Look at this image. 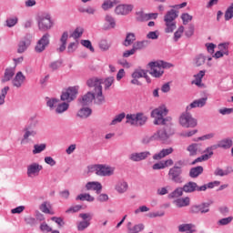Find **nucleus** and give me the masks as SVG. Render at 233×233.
Instances as JSON below:
<instances>
[{
  "mask_svg": "<svg viewBox=\"0 0 233 233\" xmlns=\"http://www.w3.org/2000/svg\"><path fill=\"white\" fill-rule=\"evenodd\" d=\"M77 92H79L78 86H70L62 92L60 96L61 100L57 98H47L46 106H49L51 110L56 108V114H63V112L68 110L70 106L68 103H72V101L77 97Z\"/></svg>",
  "mask_w": 233,
  "mask_h": 233,
  "instance_id": "1",
  "label": "nucleus"
},
{
  "mask_svg": "<svg viewBox=\"0 0 233 233\" xmlns=\"http://www.w3.org/2000/svg\"><path fill=\"white\" fill-rule=\"evenodd\" d=\"M168 116V109L167 106H161L151 112V116L154 118V125H172V117Z\"/></svg>",
  "mask_w": 233,
  "mask_h": 233,
  "instance_id": "2",
  "label": "nucleus"
},
{
  "mask_svg": "<svg viewBox=\"0 0 233 233\" xmlns=\"http://www.w3.org/2000/svg\"><path fill=\"white\" fill-rule=\"evenodd\" d=\"M87 86L95 90V103L96 105H103L105 103V96H103V79L93 77L87 80Z\"/></svg>",
  "mask_w": 233,
  "mask_h": 233,
  "instance_id": "3",
  "label": "nucleus"
},
{
  "mask_svg": "<svg viewBox=\"0 0 233 233\" xmlns=\"http://www.w3.org/2000/svg\"><path fill=\"white\" fill-rule=\"evenodd\" d=\"M150 67L149 74L153 77H161L165 74V68H172V64L165 61L150 62L148 64Z\"/></svg>",
  "mask_w": 233,
  "mask_h": 233,
  "instance_id": "4",
  "label": "nucleus"
},
{
  "mask_svg": "<svg viewBox=\"0 0 233 233\" xmlns=\"http://www.w3.org/2000/svg\"><path fill=\"white\" fill-rule=\"evenodd\" d=\"M116 168L108 166H103V165H94L91 167H88V172L89 173H95L96 176L101 177H110L114 176Z\"/></svg>",
  "mask_w": 233,
  "mask_h": 233,
  "instance_id": "5",
  "label": "nucleus"
},
{
  "mask_svg": "<svg viewBox=\"0 0 233 233\" xmlns=\"http://www.w3.org/2000/svg\"><path fill=\"white\" fill-rule=\"evenodd\" d=\"M179 125L184 128H196L198 127V120L188 111H186L179 116Z\"/></svg>",
  "mask_w": 233,
  "mask_h": 233,
  "instance_id": "6",
  "label": "nucleus"
},
{
  "mask_svg": "<svg viewBox=\"0 0 233 233\" xmlns=\"http://www.w3.org/2000/svg\"><path fill=\"white\" fill-rule=\"evenodd\" d=\"M177 17V13H176V10L171 9L170 11H168L165 17H164V21L166 23V33L167 34H170L172 32L175 31V29L177 28L176 25V22H174V20Z\"/></svg>",
  "mask_w": 233,
  "mask_h": 233,
  "instance_id": "7",
  "label": "nucleus"
},
{
  "mask_svg": "<svg viewBox=\"0 0 233 233\" xmlns=\"http://www.w3.org/2000/svg\"><path fill=\"white\" fill-rule=\"evenodd\" d=\"M54 26V23L52 22V16L49 14L41 15L38 17V28L42 32H46V30H50Z\"/></svg>",
  "mask_w": 233,
  "mask_h": 233,
  "instance_id": "8",
  "label": "nucleus"
},
{
  "mask_svg": "<svg viewBox=\"0 0 233 233\" xmlns=\"http://www.w3.org/2000/svg\"><path fill=\"white\" fill-rule=\"evenodd\" d=\"M181 174H183V170H181V167L174 166L168 171V177L174 183H183V177H181Z\"/></svg>",
  "mask_w": 233,
  "mask_h": 233,
  "instance_id": "9",
  "label": "nucleus"
},
{
  "mask_svg": "<svg viewBox=\"0 0 233 233\" xmlns=\"http://www.w3.org/2000/svg\"><path fill=\"white\" fill-rule=\"evenodd\" d=\"M183 190L187 194H192V192H205L207 190V185L198 186L196 182H187L183 186Z\"/></svg>",
  "mask_w": 233,
  "mask_h": 233,
  "instance_id": "10",
  "label": "nucleus"
},
{
  "mask_svg": "<svg viewBox=\"0 0 233 233\" xmlns=\"http://www.w3.org/2000/svg\"><path fill=\"white\" fill-rule=\"evenodd\" d=\"M187 151L188 152L190 157H196V156H199L200 154H205L203 146L198 143H192L189 146H187Z\"/></svg>",
  "mask_w": 233,
  "mask_h": 233,
  "instance_id": "11",
  "label": "nucleus"
},
{
  "mask_svg": "<svg viewBox=\"0 0 233 233\" xmlns=\"http://www.w3.org/2000/svg\"><path fill=\"white\" fill-rule=\"evenodd\" d=\"M210 207V203H202L198 205H193L189 208V213L190 214H207V212H209L210 209L208 208Z\"/></svg>",
  "mask_w": 233,
  "mask_h": 233,
  "instance_id": "12",
  "label": "nucleus"
},
{
  "mask_svg": "<svg viewBox=\"0 0 233 233\" xmlns=\"http://www.w3.org/2000/svg\"><path fill=\"white\" fill-rule=\"evenodd\" d=\"M49 37H50V35L48 34H46L42 36V38L36 44L35 52H37L38 54H41V52H43L46 48V46H48L50 43V40H48Z\"/></svg>",
  "mask_w": 233,
  "mask_h": 233,
  "instance_id": "13",
  "label": "nucleus"
},
{
  "mask_svg": "<svg viewBox=\"0 0 233 233\" xmlns=\"http://www.w3.org/2000/svg\"><path fill=\"white\" fill-rule=\"evenodd\" d=\"M214 147H210L206 148V150H204V153L206 152V154L202 155L201 157H198V158H196L191 165H196V163H201L202 161H208V159H210L212 157V156H214Z\"/></svg>",
  "mask_w": 233,
  "mask_h": 233,
  "instance_id": "14",
  "label": "nucleus"
},
{
  "mask_svg": "<svg viewBox=\"0 0 233 233\" xmlns=\"http://www.w3.org/2000/svg\"><path fill=\"white\" fill-rule=\"evenodd\" d=\"M41 170H43V166L37 163H33L27 167V176L28 177H35L39 176Z\"/></svg>",
  "mask_w": 233,
  "mask_h": 233,
  "instance_id": "15",
  "label": "nucleus"
},
{
  "mask_svg": "<svg viewBox=\"0 0 233 233\" xmlns=\"http://www.w3.org/2000/svg\"><path fill=\"white\" fill-rule=\"evenodd\" d=\"M170 135H172L170 128L167 131V129H160L153 135V139H157V141H167L170 137Z\"/></svg>",
  "mask_w": 233,
  "mask_h": 233,
  "instance_id": "16",
  "label": "nucleus"
},
{
  "mask_svg": "<svg viewBox=\"0 0 233 233\" xmlns=\"http://www.w3.org/2000/svg\"><path fill=\"white\" fill-rule=\"evenodd\" d=\"M133 9V5H119L116 7L115 12L117 15H127Z\"/></svg>",
  "mask_w": 233,
  "mask_h": 233,
  "instance_id": "17",
  "label": "nucleus"
},
{
  "mask_svg": "<svg viewBox=\"0 0 233 233\" xmlns=\"http://www.w3.org/2000/svg\"><path fill=\"white\" fill-rule=\"evenodd\" d=\"M95 99H96V94L92 92H87L78 101L81 106H88V105H91L92 101H94Z\"/></svg>",
  "mask_w": 233,
  "mask_h": 233,
  "instance_id": "18",
  "label": "nucleus"
},
{
  "mask_svg": "<svg viewBox=\"0 0 233 233\" xmlns=\"http://www.w3.org/2000/svg\"><path fill=\"white\" fill-rule=\"evenodd\" d=\"M149 156H151L150 151L133 153L129 156V159L131 161L139 162L147 159V157H149Z\"/></svg>",
  "mask_w": 233,
  "mask_h": 233,
  "instance_id": "19",
  "label": "nucleus"
},
{
  "mask_svg": "<svg viewBox=\"0 0 233 233\" xmlns=\"http://www.w3.org/2000/svg\"><path fill=\"white\" fill-rule=\"evenodd\" d=\"M24 138L21 140V145H26L28 143L29 137H34L35 136L36 132L32 128V126H28L24 129Z\"/></svg>",
  "mask_w": 233,
  "mask_h": 233,
  "instance_id": "20",
  "label": "nucleus"
},
{
  "mask_svg": "<svg viewBox=\"0 0 233 233\" xmlns=\"http://www.w3.org/2000/svg\"><path fill=\"white\" fill-rule=\"evenodd\" d=\"M172 152H174V148H172V147L163 148L162 150L159 151V153H157L153 156V159L155 161H159V160L167 157V156H170V154H172Z\"/></svg>",
  "mask_w": 233,
  "mask_h": 233,
  "instance_id": "21",
  "label": "nucleus"
},
{
  "mask_svg": "<svg viewBox=\"0 0 233 233\" xmlns=\"http://www.w3.org/2000/svg\"><path fill=\"white\" fill-rule=\"evenodd\" d=\"M174 165V160L171 158L164 161L157 162L152 166L153 170H163L168 167H172Z\"/></svg>",
  "mask_w": 233,
  "mask_h": 233,
  "instance_id": "22",
  "label": "nucleus"
},
{
  "mask_svg": "<svg viewBox=\"0 0 233 233\" xmlns=\"http://www.w3.org/2000/svg\"><path fill=\"white\" fill-rule=\"evenodd\" d=\"M30 39H31V36L27 35L19 42L18 49H17L18 54H23L26 50V48L30 46V43H31Z\"/></svg>",
  "mask_w": 233,
  "mask_h": 233,
  "instance_id": "23",
  "label": "nucleus"
},
{
  "mask_svg": "<svg viewBox=\"0 0 233 233\" xmlns=\"http://www.w3.org/2000/svg\"><path fill=\"white\" fill-rule=\"evenodd\" d=\"M25 75H23V72L19 71L13 79L14 86L20 88V86H22V85L25 83Z\"/></svg>",
  "mask_w": 233,
  "mask_h": 233,
  "instance_id": "24",
  "label": "nucleus"
},
{
  "mask_svg": "<svg viewBox=\"0 0 233 233\" xmlns=\"http://www.w3.org/2000/svg\"><path fill=\"white\" fill-rule=\"evenodd\" d=\"M86 190H95L96 194H100L103 190V186L99 182H88L86 185Z\"/></svg>",
  "mask_w": 233,
  "mask_h": 233,
  "instance_id": "25",
  "label": "nucleus"
},
{
  "mask_svg": "<svg viewBox=\"0 0 233 233\" xmlns=\"http://www.w3.org/2000/svg\"><path fill=\"white\" fill-rule=\"evenodd\" d=\"M115 190H116L118 194H125V192L128 190V183L125 180H119L115 187Z\"/></svg>",
  "mask_w": 233,
  "mask_h": 233,
  "instance_id": "26",
  "label": "nucleus"
},
{
  "mask_svg": "<svg viewBox=\"0 0 233 233\" xmlns=\"http://www.w3.org/2000/svg\"><path fill=\"white\" fill-rule=\"evenodd\" d=\"M133 79H141V77H145L147 83H151L150 77L147 75L146 70H137L132 74Z\"/></svg>",
  "mask_w": 233,
  "mask_h": 233,
  "instance_id": "27",
  "label": "nucleus"
},
{
  "mask_svg": "<svg viewBox=\"0 0 233 233\" xmlns=\"http://www.w3.org/2000/svg\"><path fill=\"white\" fill-rule=\"evenodd\" d=\"M232 145H233L232 139L225 138V139L219 141L218 146H213L214 147L213 148H218H218L228 149V148H230V147H232Z\"/></svg>",
  "mask_w": 233,
  "mask_h": 233,
  "instance_id": "28",
  "label": "nucleus"
},
{
  "mask_svg": "<svg viewBox=\"0 0 233 233\" xmlns=\"http://www.w3.org/2000/svg\"><path fill=\"white\" fill-rule=\"evenodd\" d=\"M145 228V226L143 224H137L132 227V222L127 223V232L128 233H139L141 230Z\"/></svg>",
  "mask_w": 233,
  "mask_h": 233,
  "instance_id": "29",
  "label": "nucleus"
},
{
  "mask_svg": "<svg viewBox=\"0 0 233 233\" xmlns=\"http://www.w3.org/2000/svg\"><path fill=\"white\" fill-rule=\"evenodd\" d=\"M175 204L178 208H183V207H188L190 205V198L186 197L183 198H177L175 200Z\"/></svg>",
  "mask_w": 233,
  "mask_h": 233,
  "instance_id": "30",
  "label": "nucleus"
},
{
  "mask_svg": "<svg viewBox=\"0 0 233 233\" xmlns=\"http://www.w3.org/2000/svg\"><path fill=\"white\" fill-rule=\"evenodd\" d=\"M126 119V123L131 125V127H137V114H127Z\"/></svg>",
  "mask_w": 233,
  "mask_h": 233,
  "instance_id": "31",
  "label": "nucleus"
},
{
  "mask_svg": "<svg viewBox=\"0 0 233 233\" xmlns=\"http://www.w3.org/2000/svg\"><path fill=\"white\" fill-rule=\"evenodd\" d=\"M205 70L199 71L197 75L194 76L195 79L192 81V85L197 86H201L202 79L205 77Z\"/></svg>",
  "mask_w": 233,
  "mask_h": 233,
  "instance_id": "32",
  "label": "nucleus"
},
{
  "mask_svg": "<svg viewBox=\"0 0 233 233\" xmlns=\"http://www.w3.org/2000/svg\"><path fill=\"white\" fill-rule=\"evenodd\" d=\"M105 21H106V30H108L110 28H116V20L114 19V17H112V15H106L105 17Z\"/></svg>",
  "mask_w": 233,
  "mask_h": 233,
  "instance_id": "33",
  "label": "nucleus"
},
{
  "mask_svg": "<svg viewBox=\"0 0 233 233\" xmlns=\"http://www.w3.org/2000/svg\"><path fill=\"white\" fill-rule=\"evenodd\" d=\"M206 61H207V56H205L203 54H200L195 56L194 65L195 66H203Z\"/></svg>",
  "mask_w": 233,
  "mask_h": 233,
  "instance_id": "34",
  "label": "nucleus"
},
{
  "mask_svg": "<svg viewBox=\"0 0 233 233\" xmlns=\"http://www.w3.org/2000/svg\"><path fill=\"white\" fill-rule=\"evenodd\" d=\"M201 174H203V167L201 166L193 167L189 171L190 177H198Z\"/></svg>",
  "mask_w": 233,
  "mask_h": 233,
  "instance_id": "35",
  "label": "nucleus"
},
{
  "mask_svg": "<svg viewBox=\"0 0 233 233\" xmlns=\"http://www.w3.org/2000/svg\"><path fill=\"white\" fill-rule=\"evenodd\" d=\"M68 40V33L65 32L63 35H62V37L60 39L62 45L60 46V47L58 48V51L59 53L61 52H65V50H66V41Z\"/></svg>",
  "mask_w": 233,
  "mask_h": 233,
  "instance_id": "36",
  "label": "nucleus"
},
{
  "mask_svg": "<svg viewBox=\"0 0 233 233\" xmlns=\"http://www.w3.org/2000/svg\"><path fill=\"white\" fill-rule=\"evenodd\" d=\"M15 74V69H6L4 75V77L2 79L3 83H6L8 81H10V79H12V77H14V75Z\"/></svg>",
  "mask_w": 233,
  "mask_h": 233,
  "instance_id": "37",
  "label": "nucleus"
},
{
  "mask_svg": "<svg viewBox=\"0 0 233 233\" xmlns=\"http://www.w3.org/2000/svg\"><path fill=\"white\" fill-rule=\"evenodd\" d=\"M194 227L193 224H182L178 227L179 232H190L194 233L196 232V229H193L192 228Z\"/></svg>",
  "mask_w": 233,
  "mask_h": 233,
  "instance_id": "38",
  "label": "nucleus"
},
{
  "mask_svg": "<svg viewBox=\"0 0 233 233\" xmlns=\"http://www.w3.org/2000/svg\"><path fill=\"white\" fill-rule=\"evenodd\" d=\"M91 114H92V109L88 107H84L78 111L77 116L82 117L83 119H86V117H88L89 116H91Z\"/></svg>",
  "mask_w": 233,
  "mask_h": 233,
  "instance_id": "39",
  "label": "nucleus"
},
{
  "mask_svg": "<svg viewBox=\"0 0 233 233\" xmlns=\"http://www.w3.org/2000/svg\"><path fill=\"white\" fill-rule=\"evenodd\" d=\"M232 172H233L232 167H228L226 170H223V169L218 167L215 170V176H220V177L228 176V174H232Z\"/></svg>",
  "mask_w": 233,
  "mask_h": 233,
  "instance_id": "40",
  "label": "nucleus"
},
{
  "mask_svg": "<svg viewBox=\"0 0 233 233\" xmlns=\"http://www.w3.org/2000/svg\"><path fill=\"white\" fill-rule=\"evenodd\" d=\"M134 41H136V35L134 33H128L126 36L124 46H130V45L134 44Z\"/></svg>",
  "mask_w": 233,
  "mask_h": 233,
  "instance_id": "41",
  "label": "nucleus"
},
{
  "mask_svg": "<svg viewBox=\"0 0 233 233\" xmlns=\"http://www.w3.org/2000/svg\"><path fill=\"white\" fill-rule=\"evenodd\" d=\"M147 119L148 118L147 117V116H145V114L137 113V127H143V125H145V123H147Z\"/></svg>",
  "mask_w": 233,
  "mask_h": 233,
  "instance_id": "42",
  "label": "nucleus"
},
{
  "mask_svg": "<svg viewBox=\"0 0 233 233\" xmlns=\"http://www.w3.org/2000/svg\"><path fill=\"white\" fill-rule=\"evenodd\" d=\"M76 201H89L92 202L94 201V197L90 196V194H80L76 197Z\"/></svg>",
  "mask_w": 233,
  "mask_h": 233,
  "instance_id": "43",
  "label": "nucleus"
},
{
  "mask_svg": "<svg viewBox=\"0 0 233 233\" xmlns=\"http://www.w3.org/2000/svg\"><path fill=\"white\" fill-rule=\"evenodd\" d=\"M116 5H117V1L116 0H106L102 5V8L103 10H109V8H114Z\"/></svg>",
  "mask_w": 233,
  "mask_h": 233,
  "instance_id": "44",
  "label": "nucleus"
},
{
  "mask_svg": "<svg viewBox=\"0 0 233 233\" xmlns=\"http://www.w3.org/2000/svg\"><path fill=\"white\" fill-rule=\"evenodd\" d=\"M83 32H85V29H83V27H76L73 34L70 35V37H73V39H79V37L83 35Z\"/></svg>",
  "mask_w": 233,
  "mask_h": 233,
  "instance_id": "45",
  "label": "nucleus"
},
{
  "mask_svg": "<svg viewBox=\"0 0 233 233\" xmlns=\"http://www.w3.org/2000/svg\"><path fill=\"white\" fill-rule=\"evenodd\" d=\"M125 117H127V115L125 113L116 115L115 118L112 120L111 125H117V123H121V121H123Z\"/></svg>",
  "mask_w": 233,
  "mask_h": 233,
  "instance_id": "46",
  "label": "nucleus"
},
{
  "mask_svg": "<svg viewBox=\"0 0 233 233\" xmlns=\"http://www.w3.org/2000/svg\"><path fill=\"white\" fill-rule=\"evenodd\" d=\"M46 148V144L35 145L33 154H41Z\"/></svg>",
  "mask_w": 233,
  "mask_h": 233,
  "instance_id": "47",
  "label": "nucleus"
},
{
  "mask_svg": "<svg viewBox=\"0 0 233 233\" xmlns=\"http://www.w3.org/2000/svg\"><path fill=\"white\" fill-rule=\"evenodd\" d=\"M9 90H10L9 86H5L2 89L1 95H0V105L5 104V97H6V95L8 94Z\"/></svg>",
  "mask_w": 233,
  "mask_h": 233,
  "instance_id": "48",
  "label": "nucleus"
},
{
  "mask_svg": "<svg viewBox=\"0 0 233 233\" xmlns=\"http://www.w3.org/2000/svg\"><path fill=\"white\" fill-rule=\"evenodd\" d=\"M17 21H19L17 16L9 17L6 20V26H8L9 28H12V26H15Z\"/></svg>",
  "mask_w": 233,
  "mask_h": 233,
  "instance_id": "49",
  "label": "nucleus"
},
{
  "mask_svg": "<svg viewBox=\"0 0 233 233\" xmlns=\"http://www.w3.org/2000/svg\"><path fill=\"white\" fill-rule=\"evenodd\" d=\"M232 221H233V217H228L218 220V225H220L221 227H225V225H230Z\"/></svg>",
  "mask_w": 233,
  "mask_h": 233,
  "instance_id": "50",
  "label": "nucleus"
},
{
  "mask_svg": "<svg viewBox=\"0 0 233 233\" xmlns=\"http://www.w3.org/2000/svg\"><path fill=\"white\" fill-rule=\"evenodd\" d=\"M183 187H177L169 195V198H181V196H183Z\"/></svg>",
  "mask_w": 233,
  "mask_h": 233,
  "instance_id": "51",
  "label": "nucleus"
},
{
  "mask_svg": "<svg viewBox=\"0 0 233 233\" xmlns=\"http://www.w3.org/2000/svg\"><path fill=\"white\" fill-rule=\"evenodd\" d=\"M183 32H185V27L181 25L178 27L177 31L174 34L175 41H179L181 39V35H183Z\"/></svg>",
  "mask_w": 233,
  "mask_h": 233,
  "instance_id": "52",
  "label": "nucleus"
},
{
  "mask_svg": "<svg viewBox=\"0 0 233 233\" xmlns=\"http://www.w3.org/2000/svg\"><path fill=\"white\" fill-rule=\"evenodd\" d=\"M149 16L147 14H145L144 12H138L137 13V21H148Z\"/></svg>",
  "mask_w": 233,
  "mask_h": 233,
  "instance_id": "53",
  "label": "nucleus"
},
{
  "mask_svg": "<svg viewBox=\"0 0 233 233\" xmlns=\"http://www.w3.org/2000/svg\"><path fill=\"white\" fill-rule=\"evenodd\" d=\"M88 227H90V222L89 221H80L78 224H77V229L80 230V231H83L85 230V228H88Z\"/></svg>",
  "mask_w": 233,
  "mask_h": 233,
  "instance_id": "54",
  "label": "nucleus"
},
{
  "mask_svg": "<svg viewBox=\"0 0 233 233\" xmlns=\"http://www.w3.org/2000/svg\"><path fill=\"white\" fill-rule=\"evenodd\" d=\"M83 208V206L81 205H76L69 208L66 212V214H76V212H79Z\"/></svg>",
  "mask_w": 233,
  "mask_h": 233,
  "instance_id": "55",
  "label": "nucleus"
},
{
  "mask_svg": "<svg viewBox=\"0 0 233 233\" xmlns=\"http://www.w3.org/2000/svg\"><path fill=\"white\" fill-rule=\"evenodd\" d=\"M218 50L223 52L225 56H228V43L219 44Z\"/></svg>",
  "mask_w": 233,
  "mask_h": 233,
  "instance_id": "56",
  "label": "nucleus"
},
{
  "mask_svg": "<svg viewBox=\"0 0 233 233\" xmlns=\"http://www.w3.org/2000/svg\"><path fill=\"white\" fill-rule=\"evenodd\" d=\"M181 19L183 21V25H188V23L192 21V15H188V13H184L181 15Z\"/></svg>",
  "mask_w": 233,
  "mask_h": 233,
  "instance_id": "57",
  "label": "nucleus"
},
{
  "mask_svg": "<svg viewBox=\"0 0 233 233\" xmlns=\"http://www.w3.org/2000/svg\"><path fill=\"white\" fill-rule=\"evenodd\" d=\"M81 45L86 48H88L90 52H94V46H92V42L90 40H81Z\"/></svg>",
  "mask_w": 233,
  "mask_h": 233,
  "instance_id": "58",
  "label": "nucleus"
},
{
  "mask_svg": "<svg viewBox=\"0 0 233 233\" xmlns=\"http://www.w3.org/2000/svg\"><path fill=\"white\" fill-rule=\"evenodd\" d=\"M77 49V42H72L67 46V52L68 54H74L76 50Z\"/></svg>",
  "mask_w": 233,
  "mask_h": 233,
  "instance_id": "59",
  "label": "nucleus"
},
{
  "mask_svg": "<svg viewBox=\"0 0 233 233\" xmlns=\"http://www.w3.org/2000/svg\"><path fill=\"white\" fill-rule=\"evenodd\" d=\"M114 76H109L104 81L105 88H110L111 85H114Z\"/></svg>",
  "mask_w": 233,
  "mask_h": 233,
  "instance_id": "60",
  "label": "nucleus"
},
{
  "mask_svg": "<svg viewBox=\"0 0 233 233\" xmlns=\"http://www.w3.org/2000/svg\"><path fill=\"white\" fill-rule=\"evenodd\" d=\"M79 218H81L83 221H88L90 223L92 219V215L89 213H81L79 214Z\"/></svg>",
  "mask_w": 233,
  "mask_h": 233,
  "instance_id": "61",
  "label": "nucleus"
},
{
  "mask_svg": "<svg viewBox=\"0 0 233 233\" xmlns=\"http://www.w3.org/2000/svg\"><path fill=\"white\" fill-rule=\"evenodd\" d=\"M24 211H25V206H19L17 208L11 209V214H21Z\"/></svg>",
  "mask_w": 233,
  "mask_h": 233,
  "instance_id": "62",
  "label": "nucleus"
},
{
  "mask_svg": "<svg viewBox=\"0 0 233 233\" xmlns=\"http://www.w3.org/2000/svg\"><path fill=\"white\" fill-rule=\"evenodd\" d=\"M40 229L42 232H52V228H50V226L45 222L40 225Z\"/></svg>",
  "mask_w": 233,
  "mask_h": 233,
  "instance_id": "63",
  "label": "nucleus"
},
{
  "mask_svg": "<svg viewBox=\"0 0 233 233\" xmlns=\"http://www.w3.org/2000/svg\"><path fill=\"white\" fill-rule=\"evenodd\" d=\"M187 37H192L194 35V25H190L185 32Z\"/></svg>",
  "mask_w": 233,
  "mask_h": 233,
  "instance_id": "64",
  "label": "nucleus"
}]
</instances>
